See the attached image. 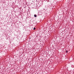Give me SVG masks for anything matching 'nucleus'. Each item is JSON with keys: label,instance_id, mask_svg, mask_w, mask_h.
I'll return each mask as SVG.
<instances>
[{"label": "nucleus", "instance_id": "obj_1", "mask_svg": "<svg viewBox=\"0 0 74 74\" xmlns=\"http://www.w3.org/2000/svg\"><path fill=\"white\" fill-rule=\"evenodd\" d=\"M34 17H37V15H36V14H35V15H34Z\"/></svg>", "mask_w": 74, "mask_h": 74}, {"label": "nucleus", "instance_id": "obj_2", "mask_svg": "<svg viewBox=\"0 0 74 74\" xmlns=\"http://www.w3.org/2000/svg\"><path fill=\"white\" fill-rule=\"evenodd\" d=\"M66 53H67L68 52V51H67V50H66Z\"/></svg>", "mask_w": 74, "mask_h": 74}, {"label": "nucleus", "instance_id": "obj_3", "mask_svg": "<svg viewBox=\"0 0 74 74\" xmlns=\"http://www.w3.org/2000/svg\"><path fill=\"white\" fill-rule=\"evenodd\" d=\"M36 29V28H34V30H35Z\"/></svg>", "mask_w": 74, "mask_h": 74}]
</instances>
